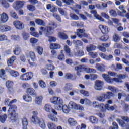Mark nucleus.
<instances>
[{
	"label": "nucleus",
	"mask_w": 129,
	"mask_h": 129,
	"mask_svg": "<svg viewBox=\"0 0 129 129\" xmlns=\"http://www.w3.org/2000/svg\"><path fill=\"white\" fill-rule=\"evenodd\" d=\"M89 55L93 59H95V58H97V56H98L97 53L93 52H89Z\"/></svg>",
	"instance_id": "nucleus-53"
},
{
	"label": "nucleus",
	"mask_w": 129,
	"mask_h": 129,
	"mask_svg": "<svg viewBox=\"0 0 129 129\" xmlns=\"http://www.w3.org/2000/svg\"><path fill=\"white\" fill-rule=\"evenodd\" d=\"M116 121L119 125H120L121 127H125V125H125V122H124V121L121 120L120 119H117Z\"/></svg>",
	"instance_id": "nucleus-49"
},
{
	"label": "nucleus",
	"mask_w": 129,
	"mask_h": 129,
	"mask_svg": "<svg viewBox=\"0 0 129 129\" xmlns=\"http://www.w3.org/2000/svg\"><path fill=\"white\" fill-rule=\"evenodd\" d=\"M80 103H81V104H85L86 105H90V104H91V101L86 98L84 99H81L80 100Z\"/></svg>",
	"instance_id": "nucleus-22"
},
{
	"label": "nucleus",
	"mask_w": 129,
	"mask_h": 129,
	"mask_svg": "<svg viewBox=\"0 0 129 129\" xmlns=\"http://www.w3.org/2000/svg\"><path fill=\"white\" fill-rule=\"evenodd\" d=\"M26 2L23 1H16L13 4V8L16 10V11H19L20 9H22L23 6H24Z\"/></svg>",
	"instance_id": "nucleus-4"
},
{
	"label": "nucleus",
	"mask_w": 129,
	"mask_h": 129,
	"mask_svg": "<svg viewBox=\"0 0 129 129\" xmlns=\"http://www.w3.org/2000/svg\"><path fill=\"white\" fill-rule=\"evenodd\" d=\"M46 9L47 10H50V12H51V13H55V12H57V8L51 4H48L46 6Z\"/></svg>",
	"instance_id": "nucleus-25"
},
{
	"label": "nucleus",
	"mask_w": 129,
	"mask_h": 129,
	"mask_svg": "<svg viewBox=\"0 0 129 129\" xmlns=\"http://www.w3.org/2000/svg\"><path fill=\"white\" fill-rule=\"evenodd\" d=\"M123 96L125 97L124 100L125 101H126L127 102H128L129 101V94L126 95V94L124 93H119L118 94V99H121V97Z\"/></svg>",
	"instance_id": "nucleus-20"
},
{
	"label": "nucleus",
	"mask_w": 129,
	"mask_h": 129,
	"mask_svg": "<svg viewBox=\"0 0 129 129\" xmlns=\"http://www.w3.org/2000/svg\"><path fill=\"white\" fill-rule=\"evenodd\" d=\"M58 36L59 38L62 39V40H66L68 38V36H67L66 34L64 33L63 32H58Z\"/></svg>",
	"instance_id": "nucleus-37"
},
{
	"label": "nucleus",
	"mask_w": 129,
	"mask_h": 129,
	"mask_svg": "<svg viewBox=\"0 0 129 129\" xmlns=\"http://www.w3.org/2000/svg\"><path fill=\"white\" fill-rule=\"evenodd\" d=\"M29 55L32 61H36V55L35 54V52L30 51Z\"/></svg>",
	"instance_id": "nucleus-56"
},
{
	"label": "nucleus",
	"mask_w": 129,
	"mask_h": 129,
	"mask_svg": "<svg viewBox=\"0 0 129 129\" xmlns=\"http://www.w3.org/2000/svg\"><path fill=\"white\" fill-rule=\"evenodd\" d=\"M35 22L37 25H39V26H46V23L44 22V21L41 19H36L35 20Z\"/></svg>",
	"instance_id": "nucleus-46"
},
{
	"label": "nucleus",
	"mask_w": 129,
	"mask_h": 129,
	"mask_svg": "<svg viewBox=\"0 0 129 129\" xmlns=\"http://www.w3.org/2000/svg\"><path fill=\"white\" fill-rule=\"evenodd\" d=\"M68 123L70 126H75L77 125V121L72 118H70L68 119Z\"/></svg>",
	"instance_id": "nucleus-18"
},
{
	"label": "nucleus",
	"mask_w": 129,
	"mask_h": 129,
	"mask_svg": "<svg viewBox=\"0 0 129 129\" xmlns=\"http://www.w3.org/2000/svg\"><path fill=\"white\" fill-rule=\"evenodd\" d=\"M23 99L26 102H31V101H32V97L29 95H24L23 96Z\"/></svg>",
	"instance_id": "nucleus-33"
},
{
	"label": "nucleus",
	"mask_w": 129,
	"mask_h": 129,
	"mask_svg": "<svg viewBox=\"0 0 129 129\" xmlns=\"http://www.w3.org/2000/svg\"><path fill=\"white\" fill-rule=\"evenodd\" d=\"M89 120L91 122V123H94L96 124L98 122V119L95 116H90L89 118Z\"/></svg>",
	"instance_id": "nucleus-31"
},
{
	"label": "nucleus",
	"mask_w": 129,
	"mask_h": 129,
	"mask_svg": "<svg viewBox=\"0 0 129 129\" xmlns=\"http://www.w3.org/2000/svg\"><path fill=\"white\" fill-rule=\"evenodd\" d=\"M57 59H58L59 61H64V60H65V55L64 54L61 53L57 56Z\"/></svg>",
	"instance_id": "nucleus-64"
},
{
	"label": "nucleus",
	"mask_w": 129,
	"mask_h": 129,
	"mask_svg": "<svg viewBox=\"0 0 129 129\" xmlns=\"http://www.w3.org/2000/svg\"><path fill=\"white\" fill-rule=\"evenodd\" d=\"M34 77V74L32 72H28L20 76L21 80L23 81H30Z\"/></svg>",
	"instance_id": "nucleus-3"
},
{
	"label": "nucleus",
	"mask_w": 129,
	"mask_h": 129,
	"mask_svg": "<svg viewBox=\"0 0 129 129\" xmlns=\"http://www.w3.org/2000/svg\"><path fill=\"white\" fill-rule=\"evenodd\" d=\"M99 56L101 58H102V59L107 60V61H111V60L113 59V56L112 55L109 54L108 55H106L102 52L99 53Z\"/></svg>",
	"instance_id": "nucleus-11"
},
{
	"label": "nucleus",
	"mask_w": 129,
	"mask_h": 129,
	"mask_svg": "<svg viewBox=\"0 0 129 129\" xmlns=\"http://www.w3.org/2000/svg\"><path fill=\"white\" fill-rule=\"evenodd\" d=\"M27 10H29V11H30L31 12H34L36 11V7L35 6H33L32 5H28L27 6Z\"/></svg>",
	"instance_id": "nucleus-48"
},
{
	"label": "nucleus",
	"mask_w": 129,
	"mask_h": 129,
	"mask_svg": "<svg viewBox=\"0 0 129 129\" xmlns=\"http://www.w3.org/2000/svg\"><path fill=\"white\" fill-rule=\"evenodd\" d=\"M123 110H124V112H127L129 110V105L126 104H123Z\"/></svg>",
	"instance_id": "nucleus-62"
},
{
	"label": "nucleus",
	"mask_w": 129,
	"mask_h": 129,
	"mask_svg": "<svg viewBox=\"0 0 129 129\" xmlns=\"http://www.w3.org/2000/svg\"><path fill=\"white\" fill-rule=\"evenodd\" d=\"M80 94L84 95V96H89V92L84 90H81L80 91Z\"/></svg>",
	"instance_id": "nucleus-60"
},
{
	"label": "nucleus",
	"mask_w": 129,
	"mask_h": 129,
	"mask_svg": "<svg viewBox=\"0 0 129 129\" xmlns=\"http://www.w3.org/2000/svg\"><path fill=\"white\" fill-rule=\"evenodd\" d=\"M84 51L83 50H78L76 52H75V56L76 57H82L84 56Z\"/></svg>",
	"instance_id": "nucleus-36"
},
{
	"label": "nucleus",
	"mask_w": 129,
	"mask_h": 129,
	"mask_svg": "<svg viewBox=\"0 0 129 129\" xmlns=\"http://www.w3.org/2000/svg\"><path fill=\"white\" fill-rule=\"evenodd\" d=\"M16 56H13L7 60V64L8 66H12L14 64L15 60H16Z\"/></svg>",
	"instance_id": "nucleus-30"
},
{
	"label": "nucleus",
	"mask_w": 129,
	"mask_h": 129,
	"mask_svg": "<svg viewBox=\"0 0 129 129\" xmlns=\"http://www.w3.org/2000/svg\"><path fill=\"white\" fill-rule=\"evenodd\" d=\"M38 124L41 128L44 129L46 128V124H45V121H44V120H43V119H40V121H39Z\"/></svg>",
	"instance_id": "nucleus-47"
},
{
	"label": "nucleus",
	"mask_w": 129,
	"mask_h": 129,
	"mask_svg": "<svg viewBox=\"0 0 129 129\" xmlns=\"http://www.w3.org/2000/svg\"><path fill=\"white\" fill-rule=\"evenodd\" d=\"M58 97H53L50 99V101L52 102V103H53V104H57V103L58 102Z\"/></svg>",
	"instance_id": "nucleus-61"
},
{
	"label": "nucleus",
	"mask_w": 129,
	"mask_h": 129,
	"mask_svg": "<svg viewBox=\"0 0 129 129\" xmlns=\"http://www.w3.org/2000/svg\"><path fill=\"white\" fill-rule=\"evenodd\" d=\"M16 102H17V99H15L11 101L8 104L9 108L8 110V113L11 115L10 121L12 123L17 121L18 119V114L15 112V109L17 108V106L13 105V103H16Z\"/></svg>",
	"instance_id": "nucleus-2"
},
{
	"label": "nucleus",
	"mask_w": 129,
	"mask_h": 129,
	"mask_svg": "<svg viewBox=\"0 0 129 129\" xmlns=\"http://www.w3.org/2000/svg\"><path fill=\"white\" fill-rule=\"evenodd\" d=\"M32 121L34 124H38V123L41 121V119L38 117V112L37 111H34L32 112Z\"/></svg>",
	"instance_id": "nucleus-7"
},
{
	"label": "nucleus",
	"mask_w": 129,
	"mask_h": 129,
	"mask_svg": "<svg viewBox=\"0 0 129 129\" xmlns=\"http://www.w3.org/2000/svg\"><path fill=\"white\" fill-rule=\"evenodd\" d=\"M44 109L47 112H51L53 109L52 108V106H51V105L46 104L44 107Z\"/></svg>",
	"instance_id": "nucleus-44"
},
{
	"label": "nucleus",
	"mask_w": 129,
	"mask_h": 129,
	"mask_svg": "<svg viewBox=\"0 0 129 129\" xmlns=\"http://www.w3.org/2000/svg\"><path fill=\"white\" fill-rule=\"evenodd\" d=\"M10 16L13 18V19H16V20L19 19V17H18V14L15 12V11L11 10L9 12Z\"/></svg>",
	"instance_id": "nucleus-38"
},
{
	"label": "nucleus",
	"mask_w": 129,
	"mask_h": 129,
	"mask_svg": "<svg viewBox=\"0 0 129 129\" xmlns=\"http://www.w3.org/2000/svg\"><path fill=\"white\" fill-rule=\"evenodd\" d=\"M90 13L94 15V16L95 17V18H96V19H97L98 20H99V21H101L102 22H103V21H104V19H103V18H102L101 16L97 14V11H96V10L94 9V10L90 11Z\"/></svg>",
	"instance_id": "nucleus-15"
},
{
	"label": "nucleus",
	"mask_w": 129,
	"mask_h": 129,
	"mask_svg": "<svg viewBox=\"0 0 129 129\" xmlns=\"http://www.w3.org/2000/svg\"><path fill=\"white\" fill-rule=\"evenodd\" d=\"M46 69L49 71H53L55 69V66L51 64H47L46 65Z\"/></svg>",
	"instance_id": "nucleus-59"
},
{
	"label": "nucleus",
	"mask_w": 129,
	"mask_h": 129,
	"mask_svg": "<svg viewBox=\"0 0 129 129\" xmlns=\"http://www.w3.org/2000/svg\"><path fill=\"white\" fill-rule=\"evenodd\" d=\"M72 89V86L70 84H66L64 87V90L65 91H69V90H71Z\"/></svg>",
	"instance_id": "nucleus-55"
},
{
	"label": "nucleus",
	"mask_w": 129,
	"mask_h": 129,
	"mask_svg": "<svg viewBox=\"0 0 129 129\" xmlns=\"http://www.w3.org/2000/svg\"><path fill=\"white\" fill-rule=\"evenodd\" d=\"M47 125L49 129H56L57 126L55 124L52 123H48Z\"/></svg>",
	"instance_id": "nucleus-63"
},
{
	"label": "nucleus",
	"mask_w": 129,
	"mask_h": 129,
	"mask_svg": "<svg viewBox=\"0 0 129 129\" xmlns=\"http://www.w3.org/2000/svg\"><path fill=\"white\" fill-rule=\"evenodd\" d=\"M70 17L72 20H75V21H78V20H79V17L73 13L70 14Z\"/></svg>",
	"instance_id": "nucleus-40"
},
{
	"label": "nucleus",
	"mask_w": 129,
	"mask_h": 129,
	"mask_svg": "<svg viewBox=\"0 0 129 129\" xmlns=\"http://www.w3.org/2000/svg\"><path fill=\"white\" fill-rule=\"evenodd\" d=\"M119 78H113V81H115V82H117V83H121L122 82V81L121 79H123V78H125V76H122V75H119V76L118 75V77Z\"/></svg>",
	"instance_id": "nucleus-24"
},
{
	"label": "nucleus",
	"mask_w": 129,
	"mask_h": 129,
	"mask_svg": "<svg viewBox=\"0 0 129 129\" xmlns=\"http://www.w3.org/2000/svg\"><path fill=\"white\" fill-rule=\"evenodd\" d=\"M95 68L98 71H100V72H104V71H105V66L103 64L100 65L97 63Z\"/></svg>",
	"instance_id": "nucleus-21"
},
{
	"label": "nucleus",
	"mask_w": 129,
	"mask_h": 129,
	"mask_svg": "<svg viewBox=\"0 0 129 129\" xmlns=\"http://www.w3.org/2000/svg\"><path fill=\"white\" fill-rule=\"evenodd\" d=\"M99 29L103 34H108V27L103 25H99Z\"/></svg>",
	"instance_id": "nucleus-17"
},
{
	"label": "nucleus",
	"mask_w": 129,
	"mask_h": 129,
	"mask_svg": "<svg viewBox=\"0 0 129 129\" xmlns=\"http://www.w3.org/2000/svg\"><path fill=\"white\" fill-rule=\"evenodd\" d=\"M104 84V83L103 81L96 80L95 81V84L94 86V88H95V90H102V87H103Z\"/></svg>",
	"instance_id": "nucleus-8"
},
{
	"label": "nucleus",
	"mask_w": 129,
	"mask_h": 129,
	"mask_svg": "<svg viewBox=\"0 0 129 129\" xmlns=\"http://www.w3.org/2000/svg\"><path fill=\"white\" fill-rule=\"evenodd\" d=\"M113 39L114 42H118L120 40V36L118 34L115 33L113 36Z\"/></svg>",
	"instance_id": "nucleus-52"
},
{
	"label": "nucleus",
	"mask_w": 129,
	"mask_h": 129,
	"mask_svg": "<svg viewBox=\"0 0 129 129\" xmlns=\"http://www.w3.org/2000/svg\"><path fill=\"white\" fill-rule=\"evenodd\" d=\"M0 77L2 78L3 80H7L8 77L6 75V71L4 69H2L0 72Z\"/></svg>",
	"instance_id": "nucleus-32"
},
{
	"label": "nucleus",
	"mask_w": 129,
	"mask_h": 129,
	"mask_svg": "<svg viewBox=\"0 0 129 129\" xmlns=\"http://www.w3.org/2000/svg\"><path fill=\"white\" fill-rule=\"evenodd\" d=\"M13 53L14 55H16V56H19L20 55L21 53H22V50H21L20 46H16L13 50Z\"/></svg>",
	"instance_id": "nucleus-23"
},
{
	"label": "nucleus",
	"mask_w": 129,
	"mask_h": 129,
	"mask_svg": "<svg viewBox=\"0 0 129 129\" xmlns=\"http://www.w3.org/2000/svg\"><path fill=\"white\" fill-rule=\"evenodd\" d=\"M49 26H53V28H52L51 26H46L45 27H44L43 26H41L39 28V34L42 35L43 34L46 36V37L52 35L53 33L54 32V28H57V24L54 22V21H50L49 23Z\"/></svg>",
	"instance_id": "nucleus-1"
},
{
	"label": "nucleus",
	"mask_w": 129,
	"mask_h": 129,
	"mask_svg": "<svg viewBox=\"0 0 129 129\" xmlns=\"http://www.w3.org/2000/svg\"><path fill=\"white\" fill-rule=\"evenodd\" d=\"M6 71L10 74L12 77H19L20 76V73L17 71H14L11 69H6Z\"/></svg>",
	"instance_id": "nucleus-10"
},
{
	"label": "nucleus",
	"mask_w": 129,
	"mask_h": 129,
	"mask_svg": "<svg viewBox=\"0 0 129 129\" xmlns=\"http://www.w3.org/2000/svg\"><path fill=\"white\" fill-rule=\"evenodd\" d=\"M22 122L23 124V127H24V126H27L28 124H29V122L28 121V119L25 117L22 119Z\"/></svg>",
	"instance_id": "nucleus-51"
},
{
	"label": "nucleus",
	"mask_w": 129,
	"mask_h": 129,
	"mask_svg": "<svg viewBox=\"0 0 129 129\" xmlns=\"http://www.w3.org/2000/svg\"><path fill=\"white\" fill-rule=\"evenodd\" d=\"M93 107H95L96 108H100L101 109L102 108H103V104H99L98 102L95 101L93 102Z\"/></svg>",
	"instance_id": "nucleus-34"
},
{
	"label": "nucleus",
	"mask_w": 129,
	"mask_h": 129,
	"mask_svg": "<svg viewBox=\"0 0 129 129\" xmlns=\"http://www.w3.org/2000/svg\"><path fill=\"white\" fill-rule=\"evenodd\" d=\"M22 36L24 41H27L30 38V34L26 32H23Z\"/></svg>",
	"instance_id": "nucleus-41"
},
{
	"label": "nucleus",
	"mask_w": 129,
	"mask_h": 129,
	"mask_svg": "<svg viewBox=\"0 0 129 129\" xmlns=\"http://www.w3.org/2000/svg\"><path fill=\"white\" fill-rule=\"evenodd\" d=\"M62 110L64 113H69V111L70 110V109L69 108V107L67 106L66 105H64L62 106Z\"/></svg>",
	"instance_id": "nucleus-43"
},
{
	"label": "nucleus",
	"mask_w": 129,
	"mask_h": 129,
	"mask_svg": "<svg viewBox=\"0 0 129 129\" xmlns=\"http://www.w3.org/2000/svg\"><path fill=\"white\" fill-rule=\"evenodd\" d=\"M0 4H1L2 7L5 8V9H9L10 8V4L6 0H0Z\"/></svg>",
	"instance_id": "nucleus-28"
},
{
	"label": "nucleus",
	"mask_w": 129,
	"mask_h": 129,
	"mask_svg": "<svg viewBox=\"0 0 129 129\" xmlns=\"http://www.w3.org/2000/svg\"><path fill=\"white\" fill-rule=\"evenodd\" d=\"M60 48H61V45L58 43H51L50 45V48L51 50H57Z\"/></svg>",
	"instance_id": "nucleus-26"
},
{
	"label": "nucleus",
	"mask_w": 129,
	"mask_h": 129,
	"mask_svg": "<svg viewBox=\"0 0 129 129\" xmlns=\"http://www.w3.org/2000/svg\"><path fill=\"white\" fill-rule=\"evenodd\" d=\"M42 100H43V97L42 96H37L35 99V103L38 104V105H40L42 103Z\"/></svg>",
	"instance_id": "nucleus-35"
},
{
	"label": "nucleus",
	"mask_w": 129,
	"mask_h": 129,
	"mask_svg": "<svg viewBox=\"0 0 129 129\" xmlns=\"http://www.w3.org/2000/svg\"><path fill=\"white\" fill-rule=\"evenodd\" d=\"M30 30L31 31L30 32V35L35 37V38H39V37H40V34L39 33L36 32V29H35L34 27H31Z\"/></svg>",
	"instance_id": "nucleus-16"
},
{
	"label": "nucleus",
	"mask_w": 129,
	"mask_h": 129,
	"mask_svg": "<svg viewBox=\"0 0 129 129\" xmlns=\"http://www.w3.org/2000/svg\"><path fill=\"white\" fill-rule=\"evenodd\" d=\"M48 118L50 120H52V121H58V118H57V117L54 115H49Z\"/></svg>",
	"instance_id": "nucleus-54"
},
{
	"label": "nucleus",
	"mask_w": 129,
	"mask_h": 129,
	"mask_svg": "<svg viewBox=\"0 0 129 129\" xmlns=\"http://www.w3.org/2000/svg\"><path fill=\"white\" fill-rule=\"evenodd\" d=\"M105 97L107 99H110L111 97L114 96V94L111 92H108L106 94H104Z\"/></svg>",
	"instance_id": "nucleus-39"
},
{
	"label": "nucleus",
	"mask_w": 129,
	"mask_h": 129,
	"mask_svg": "<svg viewBox=\"0 0 129 129\" xmlns=\"http://www.w3.org/2000/svg\"><path fill=\"white\" fill-rule=\"evenodd\" d=\"M58 11L62 16H67V15H68L67 12L65 11V10H63L62 8H58Z\"/></svg>",
	"instance_id": "nucleus-58"
},
{
	"label": "nucleus",
	"mask_w": 129,
	"mask_h": 129,
	"mask_svg": "<svg viewBox=\"0 0 129 129\" xmlns=\"http://www.w3.org/2000/svg\"><path fill=\"white\" fill-rule=\"evenodd\" d=\"M13 25L17 30H23L25 28V24L22 21L16 20L13 22Z\"/></svg>",
	"instance_id": "nucleus-5"
},
{
	"label": "nucleus",
	"mask_w": 129,
	"mask_h": 129,
	"mask_svg": "<svg viewBox=\"0 0 129 129\" xmlns=\"http://www.w3.org/2000/svg\"><path fill=\"white\" fill-rule=\"evenodd\" d=\"M27 92L30 95H35V90L32 88H28Z\"/></svg>",
	"instance_id": "nucleus-50"
},
{
	"label": "nucleus",
	"mask_w": 129,
	"mask_h": 129,
	"mask_svg": "<svg viewBox=\"0 0 129 129\" xmlns=\"http://www.w3.org/2000/svg\"><path fill=\"white\" fill-rule=\"evenodd\" d=\"M75 70L77 71V75L80 76V75H81L80 72H83V71H87V67L84 65H80L76 67L75 68Z\"/></svg>",
	"instance_id": "nucleus-6"
},
{
	"label": "nucleus",
	"mask_w": 129,
	"mask_h": 129,
	"mask_svg": "<svg viewBox=\"0 0 129 129\" xmlns=\"http://www.w3.org/2000/svg\"><path fill=\"white\" fill-rule=\"evenodd\" d=\"M8 21H9V16L8 15V14H7V13L3 12L1 14L0 21L3 23H7Z\"/></svg>",
	"instance_id": "nucleus-13"
},
{
	"label": "nucleus",
	"mask_w": 129,
	"mask_h": 129,
	"mask_svg": "<svg viewBox=\"0 0 129 129\" xmlns=\"http://www.w3.org/2000/svg\"><path fill=\"white\" fill-rule=\"evenodd\" d=\"M96 99L100 102H104L106 99L105 95H104V93L101 94V95L96 97Z\"/></svg>",
	"instance_id": "nucleus-27"
},
{
	"label": "nucleus",
	"mask_w": 129,
	"mask_h": 129,
	"mask_svg": "<svg viewBox=\"0 0 129 129\" xmlns=\"http://www.w3.org/2000/svg\"><path fill=\"white\" fill-rule=\"evenodd\" d=\"M108 47H109V44L103 43L101 45L99 46L98 49L99 51L104 53L106 52V49L105 48H108Z\"/></svg>",
	"instance_id": "nucleus-19"
},
{
	"label": "nucleus",
	"mask_w": 129,
	"mask_h": 129,
	"mask_svg": "<svg viewBox=\"0 0 129 129\" xmlns=\"http://www.w3.org/2000/svg\"><path fill=\"white\" fill-rule=\"evenodd\" d=\"M10 30H11V27L8 25H3L0 27L1 32H8Z\"/></svg>",
	"instance_id": "nucleus-29"
},
{
	"label": "nucleus",
	"mask_w": 129,
	"mask_h": 129,
	"mask_svg": "<svg viewBox=\"0 0 129 129\" xmlns=\"http://www.w3.org/2000/svg\"><path fill=\"white\" fill-rule=\"evenodd\" d=\"M85 30L84 29H78L77 30V35L79 38H88V35L86 33H84Z\"/></svg>",
	"instance_id": "nucleus-9"
},
{
	"label": "nucleus",
	"mask_w": 129,
	"mask_h": 129,
	"mask_svg": "<svg viewBox=\"0 0 129 129\" xmlns=\"http://www.w3.org/2000/svg\"><path fill=\"white\" fill-rule=\"evenodd\" d=\"M7 116L6 114L0 115V121L2 123H5V121L7 120Z\"/></svg>",
	"instance_id": "nucleus-57"
},
{
	"label": "nucleus",
	"mask_w": 129,
	"mask_h": 129,
	"mask_svg": "<svg viewBox=\"0 0 129 129\" xmlns=\"http://www.w3.org/2000/svg\"><path fill=\"white\" fill-rule=\"evenodd\" d=\"M96 46L92 44L86 47V50L87 52H90V51H94L95 50H96Z\"/></svg>",
	"instance_id": "nucleus-42"
},
{
	"label": "nucleus",
	"mask_w": 129,
	"mask_h": 129,
	"mask_svg": "<svg viewBox=\"0 0 129 129\" xmlns=\"http://www.w3.org/2000/svg\"><path fill=\"white\" fill-rule=\"evenodd\" d=\"M77 105V104H76V103H75L74 102L71 101L69 102V103L68 104V107L70 109L74 108L75 109H76Z\"/></svg>",
	"instance_id": "nucleus-45"
},
{
	"label": "nucleus",
	"mask_w": 129,
	"mask_h": 129,
	"mask_svg": "<svg viewBox=\"0 0 129 129\" xmlns=\"http://www.w3.org/2000/svg\"><path fill=\"white\" fill-rule=\"evenodd\" d=\"M13 85H14V82L12 81H7L6 83V86L8 88V91L9 92H13L14 91V88H13Z\"/></svg>",
	"instance_id": "nucleus-12"
},
{
	"label": "nucleus",
	"mask_w": 129,
	"mask_h": 129,
	"mask_svg": "<svg viewBox=\"0 0 129 129\" xmlns=\"http://www.w3.org/2000/svg\"><path fill=\"white\" fill-rule=\"evenodd\" d=\"M102 77L105 79V81L107 82V83L111 84L113 82V78H111L109 77V75L105 74H102Z\"/></svg>",
	"instance_id": "nucleus-14"
}]
</instances>
